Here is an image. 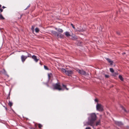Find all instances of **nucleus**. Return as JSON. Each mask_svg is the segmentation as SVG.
<instances>
[{"instance_id": "nucleus-28", "label": "nucleus", "mask_w": 129, "mask_h": 129, "mask_svg": "<svg viewBox=\"0 0 129 129\" xmlns=\"http://www.w3.org/2000/svg\"><path fill=\"white\" fill-rule=\"evenodd\" d=\"M78 30L79 31H83V29H81V30H80V29H78Z\"/></svg>"}, {"instance_id": "nucleus-33", "label": "nucleus", "mask_w": 129, "mask_h": 129, "mask_svg": "<svg viewBox=\"0 0 129 129\" xmlns=\"http://www.w3.org/2000/svg\"><path fill=\"white\" fill-rule=\"evenodd\" d=\"M2 8H3V9H4L5 8H6V7H5V6H3V7H2Z\"/></svg>"}, {"instance_id": "nucleus-10", "label": "nucleus", "mask_w": 129, "mask_h": 129, "mask_svg": "<svg viewBox=\"0 0 129 129\" xmlns=\"http://www.w3.org/2000/svg\"><path fill=\"white\" fill-rule=\"evenodd\" d=\"M106 59L107 61L110 63L111 65H112L113 64V61L108 58H106Z\"/></svg>"}, {"instance_id": "nucleus-6", "label": "nucleus", "mask_w": 129, "mask_h": 129, "mask_svg": "<svg viewBox=\"0 0 129 129\" xmlns=\"http://www.w3.org/2000/svg\"><path fill=\"white\" fill-rule=\"evenodd\" d=\"M27 58V57H26V56L22 55L21 56V59L22 62H23Z\"/></svg>"}, {"instance_id": "nucleus-23", "label": "nucleus", "mask_w": 129, "mask_h": 129, "mask_svg": "<svg viewBox=\"0 0 129 129\" xmlns=\"http://www.w3.org/2000/svg\"><path fill=\"white\" fill-rule=\"evenodd\" d=\"M27 53L28 54V55L27 56H26V57H31V55L30 54H28V53Z\"/></svg>"}, {"instance_id": "nucleus-9", "label": "nucleus", "mask_w": 129, "mask_h": 129, "mask_svg": "<svg viewBox=\"0 0 129 129\" xmlns=\"http://www.w3.org/2000/svg\"><path fill=\"white\" fill-rule=\"evenodd\" d=\"M115 123L116 124L119 126H121L122 125V124L121 122L119 121H115Z\"/></svg>"}, {"instance_id": "nucleus-11", "label": "nucleus", "mask_w": 129, "mask_h": 129, "mask_svg": "<svg viewBox=\"0 0 129 129\" xmlns=\"http://www.w3.org/2000/svg\"><path fill=\"white\" fill-rule=\"evenodd\" d=\"M55 29L57 30L60 33H62L63 32V30L61 29L58 28V29L56 28H55Z\"/></svg>"}, {"instance_id": "nucleus-1", "label": "nucleus", "mask_w": 129, "mask_h": 129, "mask_svg": "<svg viewBox=\"0 0 129 129\" xmlns=\"http://www.w3.org/2000/svg\"><path fill=\"white\" fill-rule=\"evenodd\" d=\"M89 116L88 121L84 125H89L93 126L94 121L96 119L97 117L95 113H93L88 114Z\"/></svg>"}, {"instance_id": "nucleus-5", "label": "nucleus", "mask_w": 129, "mask_h": 129, "mask_svg": "<svg viewBox=\"0 0 129 129\" xmlns=\"http://www.w3.org/2000/svg\"><path fill=\"white\" fill-rule=\"evenodd\" d=\"M76 71L80 74L84 75H86V72L83 70H80L78 69H76Z\"/></svg>"}, {"instance_id": "nucleus-36", "label": "nucleus", "mask_w": 129, "mask_h": 129, "mask_svg": "<svg viewBox=\"0 0 129 129\" xmlns=\"http://www.w3.org/2000/svg\"><path fill=\"white\" fill-rule=\"evenodd\" d=\"M30 7V6H28V7H27V8H28L29 7Z\"/></svg>"}, {"instance_id": "nucleus-35", "label": "nucleus", "mask_w": 129, "mask_h": 129, "mask_svg": "<svg viewBox=\"0 0 129 129\" xmlns=\"http://www.w3.org/2000/svg\"><path fill=\"white\" fill-rule=\"evenodd\" d=\"M21 16H22V15H20V18H21Z\"/></svg>"}, {"instance_id": "nucleus-29", "label": "nucleus", "mask_w": 129, "mask_h": 129, "mask_svg": "<svg viewBox=\"0 0 129 129\" xmlns=\"http://www.w3.org/2000/svg\"><path fill=\"white\" fill-rule=\"evenodd\" d=\"M85 129H91V128L89 127H87Z\"/></svg>"}, {"instance_id": "nucleus-2", "label": "nucleus", "mask_w": 129, "mask_h": 129, "mask_svg": "<svg viewBox=\"0 0 129 129\" xmlns=\"http://www.w3.org/2000/svg\"><path fill=\"white\" fill-rule=\"evenodd\" d=\"M60 70L69 76H71L73 73V70H69L68 68H66V69L63 68H60Z\"/></svg>"}, {"instance_id": "nucleus-26", "label": "nucleus", "mask_w": 129, "mask_h": 129, "mask_svg": "<svg viewBox=\"0 0 129 129\" xmlns=\"http://www.w3.org/2000/svg\"><path fill=\"white\" fill-rule=\"evenodd\" d=\"M71 26H72V27H73V28H74V29H75V28L74 27V25L72 24L71 23Z\"/></svg>"}, {"instance_id": "nucleus-21", "label": "nucleus", "mask_w": 129, "mask_h": 129, "mask_svg": "<svg viewBox=\"0 0 129 129\" xmlns=\"http://www.w3.org/2000/svg\"><path fill=\"white\" fill-rule=\"evenodd\" d=\"M121 108H122V109L125 112H127V111H126V110H125V109L123 106H121Z\"/></svg>"}, {"instance_id": "nucleus-24", "label": "nucleus", "mask_w": 129, "mask_h": 129, "mask_svg": "<svg viewBox=\"0 0 129 129\" xmlns=\"http://www.w3.org/2000/svg\"><path fill=\"white\" fill-rule=\"evenodd\" d=\"M2 6L1 5H0V8ZM3 9H2L1 8H0V11H1V12H3Z\"/></svg>"}, {"instance_id": "nucleus-39", "label": "nucleus", "mask_w": 129, "mask_h": 129, "mask_svg": "<svg viewBox=\"0 0 129 129\" xmlns=\"http://www.w3.org/2000/svg\"><path fill=\"white\" fill-rule=\"evenodd\" d=\"M4 71H5V70H4Z\"/></svg>"}, {"instance_id": "nucleus-12", "label": "nucleus", "mask_w": 129, "mask_h": 129, "mask_svg": "<svg viewBox=\"0 0 129 129\" xmlns=\"http://www.w3.org/2000/svg\"><path fill=\"white\" fill-rule=\"evenodd\" d=\"M65 35L67 37H69L70 36V35L69 32L67 31L65 32Z\"/></svg>"}, {"instance_id": "nucleus-38", "label": "nucleus", "mask_w": 129, "mask_h": 129, "mask_svg": "<svg viewBox=\"0 0 129 129\" xmlns=\"http://www.w3.org/2000/svg\"><path fill=\"white\" fill-rule=\"evenodd\" d=\"M40 64H41V63H40Z\"/></svg>"}, {"instance_id": "nucleus-20", "label": "nucleus", "mask_w": 129, "mask_h": 129, "mask_svg": "<svg viewBox=\"0 0 129 129\" xmlns=\"http://www.w3.org/2000/svg\"><path fill=\"white\" fill-rule=\"evenodd\" d=\"M12 103L11 102L9 101V103L8 104L9 105V106H11L12 105Z\"/></svg>"}, {"instance_id": "nucleus-34", "label": "nucleus", "mask_w": 129, "mask_h": 129, "mask_svg": "<svg viewBox=\"0 0 129 129\" xmlns=\"http://www.w3.org/2000/svg\"><path fill=\"white\" fill-rule=\"evenodd\" d=\"M125 54V52H123L122 53V54L124 55V54Z\"/></svg>"}, {"instance_id": "nucleus-8", "label": "nucleus", "mask_w": 129, "mask_h": 129, "mask_svg": "<svg viewBox=\"0 0 129 129\" xmlns=\"http://www.w3.org/2000/svg\"><path fill=\"white\" fill-rule=\"evenodd\" d=\"M51 32L52 33L55 35H57V36H60L61 34H57V32L55 31L52 30L51 31Z\"/></svg>"}, {"instance_id": "nucleus-13", "label": "nucleus", "mask_w": 129, "mask_h": 129, "mask_svg": "<svg viewBox=\"0 0 129 129\" xmlns=\"http://www.w3.org/2000/svg\"><path fill=\"white\" fill-rule=\"evenodd\" d=\"M0 19L2 20H3L5 19V18L2 16L1 13L0 14Z\"/></svg>"}, {"instance_id": "nucleus-17", "label": "nucleus", "mask_w": 129, "mask_h": 129, "mask_svg": "<svg viewBox=\"0 0 129 129\" xmlns=\"http://www.w3.org/2000/svg\"><path fill=\"white\" fill-rule=\"evenodd\" d=\"M35 30L36 32L37 33H38L39 31V28H35Z\"/></svg>"}, {"instance_id": "nucleus-19", "label": "nucleus", "mask_w": 129, "mask_h": 129, "mask_svg": "<svg viewBox=\"0 0 129 129\" xmlns=\"http://www.w3.org/2000/svg\"><path fill=\"white\" fill-rule=\"evenodd\" d=\"M38 125L39 128H41V127H42V125L40 124H38Z\"/></svg>"}, {"instance_id": "nucleus-25", "label": "nucleus", "mask_w": 129, "mask_h": 129, "mask_svg": "<svg viewBox=\"0 0 129 129\" xmlns=\"http://www.w3.org/2000/svg\"><path fill=\"white\" fill-rule=\"evenodd\" d=\"M34 26H32L31 28V29L33 31L34 30Z\"/></svg>"}, {"instance_id": "nucleus-4", "label": "nucleus", "mask_w": 129, "mask_h": 129, "mask_svg": "<svg viewBox=\"0 0 129 129\" xmlns=\"http://www.w3.org/2000/svg\"><path fill=\"white\" fill-rule=\"evenodd\" d=\"M96 109L99 111H102L103 110V107L101 104H98L96 106Z\"/></svg>"}, {"instance_id": "nucleus-3", "label": "nucleus", "mask_w": 129, "mask_h": 129, "mask_svg": "<svg viewBox=\"0 0 129 129\" xmlns=\"http://www.w3.org/2000/svg\"><path fill=\"white\" fill-rule=\"evenodd\" d=\"M54 89H57L59 90H63L64 89L61 88V86L59 84L56 83L53 85Z\"/></svg>"}, {"instance_id": "nucleus-37", "label": "nucleus", "mask_w": 129, "mask_h": 129, "mask_svg": "<svg viewBox=\"0 0 129 129\" xmlns=\"http://www.w3.org/2000/svg\"><path fill=\"white\" fill-rule=\"evenodd\" d=\"M6 110H7V108H6Z\"/></svg>"}, {"instance_id": "nucleus-14", "label": "nucleus", "mask_w": 129, "mask_h": 129, "mask_svg": "<svg viewBox=\"0 0 129 129\" xmlns=\"http://www.w3.org/2000/svg\"><path fill=\"white\" fill-rule=\"evenodd\" d=\"M119 78L122 81H123V79L122 78V76H121L120 75H119Z\"/></svg>"}, {"instance_id": "nucleus-18", "label": "nucleus", "mask_w": 129, "mask_h": 129, "mask_svg": "<svg viewBox=\"0 0 129 129\" xmlns=\"http://www.w3.org/2000/svg\"><path fill=\"white\" fill-rule=\"evenodd\" d=\"M110 71L112 73H113L114 72V70L112 68H110Z\"/></svg>"}, {"instance_id": "nucleus-7", "label": "nucleus", "mask_w": 129, "mask_h": 129, "mask_svg": "<svg viewBox=\"0 0 129 129\" xmlns=\"http://www.w3.org/2000/svg\"><path fill=\"white\" fill-rule=\"evenodd\" d=\"M32 58L36 62H37L39 60V59L37 58V56L35 55L32 56Z\"/></svg>"}, {"instance_id": "nucleus-27", "label": "nucleus", "mask_w": 129, "mask_h": 129, "mask_svg": "<svg viewBox=\"0 0 129 129\" xmlns=\"http://www.w3.org/2000/svg\"><path fill=\"white\" fill-rule=\"evenodd\" d=\"M117 34L118 35H120V32L118 31H117Z\"/></svg>"}, {"instance_id": "nucleus-31", "label": "nucleus", "mask_w": 129, "mask_h": 129, "mask_svg": "<svg viewBox=\"0 0 129 129\" xmlns=\"http://www.w3.org/2000/svg\"><path fill=\"white\" fill-rule=\"evenodd\" d=\"M48 76L49 79L50 77V75L49 74H48Z\"/></svg>"}, {"instance_id": "nucleus-22", "label": "nucleus", "mask_w": 129, "mask_h": 129, "mask_svg": "<svg viewBox=\"0 0 129 129\" xmlns=\"http://www.w3.org/2000/svg\"><path fill=\"white\" fill-rule=\"evenodd\" d=\"M44 67L45 69V70H48V67L46 66H44Z\"/></svg>"}, {"instance_id": "nucleus-16", "label": "nucleus", "mask_w": 129, "mask_h": 129, "mask_svg": "<svg viewBox=\"0 0 129 129\" xmlns=\"http://www.w3.org/2000/svg\"><path fill=\"white\" fill-rule=\"evenodd\" d=\"M62 86L64 88H65L67 90H68V89L66 87V85L63 84Z\"/></svg>"}, {"instance_id": "nucleus-15", "label": "nucleus", "mask_w": 129, "mask_h": 129, "mask_svg": "<svg viewBox=\"0 0 129 129\" xmlns=\"http://www.w3.org/2000/svg\"><path fill=\"white\" fill-rule=\"evenodd\" d=\"M100 120H99L97 121L96 122V126H97L98 125H99V124L100 123Z\"/></svg>"}, {"instance_id": "nucleus-30", "label": "nucleus", "mask_w": 129, "mask_h": 129, "mask_svg": "<svg viewBox=\"0 0 129 129\" xmlns=\"http://www.w3.org/2000/svg\"><path fill=\"white\" fill-rule=\"evenodd\" d=\"M109 76L108 75H105V77L106 78H108Z\"/></svg>"}, {"instance_id": "nucleus-32", "label": "nucleus", "mask_w": 129, "mask_h": 129, "mask_svg": "<svg viewBox=\"0 0 129 129\" xmlns=\"http://www.w3.org/2000/svg\"><path fill=\"white\" fill-rule=\"evenodd\" d=\"M95 102H98V100L97 99H95Z\"/></svg>"}]
</instances>
